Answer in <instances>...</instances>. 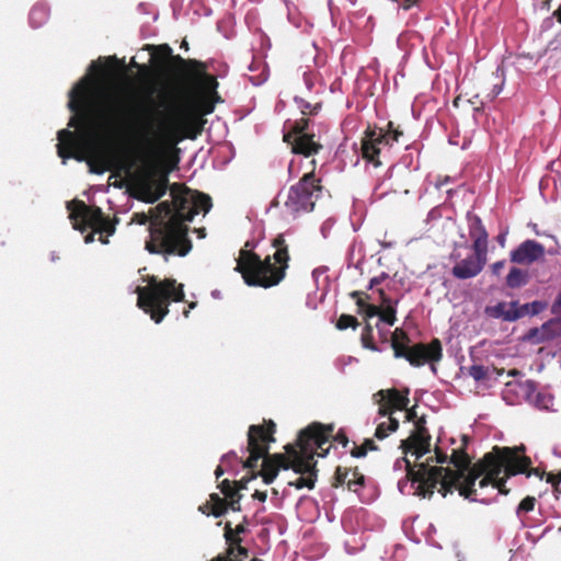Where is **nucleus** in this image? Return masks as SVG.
<instances>
[{"mask_svg": "<svg viewBox=\"0 0 561 561\" xmlns=\"http://www.w3.org/2000/svg\"><path fill=\"white\" fill-rule=\"evenodd\" d=\"M152 49L154 69L170 88L172 102L167 111L154 106L136 113L131 99L118 92L103 94L95 106L92 103L94 88L84 77L69 92L68 108L73 115L68 127H75L77 131L61 129L57 134V153L61 159L87 161L92 172H104L110 157L102 138L118 135L131 121L157 131L172 146L202 133L206 123L204 117L215 111L217 103L224 102L217 91L216 76L208 73L204 61L173 55L168 44L152 46Z\"/></svg>", "mask_w": 561, "mask_h": 561, "instance_id": "nucleus-1", "label": "nucleus"}, {"mask_svg": "<svg viewBox=\"0 0 561 561\" xmlns=\"http://www.w3.org/2000/svg\"><path fill=\"white\" fill-rule=\"evenodd\" d=\"M172 202H161L154 206L145 249L150 254L161 255L165 262L170 257L186 256L193 249L188 237V222L201 211L207 214L211 206L209 195L178 184L171 186Z\"/></svg>", "mask_w": 561, "mask_h": 561, "instance_id": "nucleus-2", "label": "nucleus"}, {"mask_svg": "<svg viewBox=\"0 0 561 561\" xmlns=\"http://www.w3.org/2000/svg\"><path fill=\"white\" fill-rule=\"evenodd\" d=\"M524 451V445L514 448L494 446L492 451L486 453L482 459L473 463V467L456 490L465 499L473 500L472 496L477 492L474 489L476 481L482 477L479 481L480 488L491 484L501 494H508L510 490L505 485L506 479L519 472H525L530 465V458L520 455Z\"/></svg>", "mask_w": 561, "mask_h": 561, "instance_id": "nucleus-3", "label": "nucleus"}, {"mask_svg": "<svg viewBox=\"0 0 561 561\" xmlns=\"http://www.w3.org/2000/svg\"><path fill=\"white\" fill-rule=\"evenodd\" d=\"M468 436H462V446L453 449L450 455V463L455 466V470L449 467H431L428 462H422L414 469L407 458H403L407 467V478L415 483L417 482L415 494L422 497H432L434 490L439 484L438 492L443 497L448 493L453 494L459 483L466 478L469 470L473 467L471 459L466 451ZM427 461H433L430 458Z\"/></svg>", "mask_w": 561, "mask_h": 561, "instance_id": "nucleus-4", "label": "nucleus"}, {"mask_svg": "<svg viewBox=\"0 0 561 561\" xmlns=\"http://www.w3.org/2000/svg\"><path fill=\"white\" fill-rule=\"evenodd\" d=\"M272 245L275 248L273 256L267 255L264 260L251 250H240L234 270L242 275L247 285L271 288L285 278L289 253L284 234H278Z\"/></svg>", "mask_w": 561, "mask_h": 561, "instance_id": "nucleus-5", "label": "nucleus"}, {"mask_svg": "<svg viewBox=\"0 0 561 561\" xmlns=\"http://www.w3.org/2000/svg\"><path fill=\"white\" fill-rule=\"evenodd\" d=\"M332 431H334L332 424L324 425L317 422L301 430L297 438V447L290 444L285 446L286 461L283 469H291L299 474L317 476L314 455L325 457L329 454L331 445H325L329 443Z\"/></svg>", "mask_w": 561, "mask_h": 561, "instance_id": "nucleus-6", "label": "nucleus"}, {"mask_svg": "<svg viewBox=\"0 0 561 561\" xmlns=\"http://www.w3.org/2000/svg\"><path fill=\"white\" fill-rule=\"evenodd\" d=\"M168 172L161 169L156 150L150 149L141 158V165L129 172V194L137 201L153 204L168 190Z\"/></svg>", "mask_w": 561, "mask_h": 561, "instance_id": "nucleus-7", "label": "nucleus"}, {"mask_svg": "<svg viewBox=\"0 0 561 561\" xmlns=\"http://www.w3.org/2000/svg\"><path fill=\"white\" fill-rule=\"evenodd\" d=\"M147 286L136 288L137 306L156 323L162 322L169 313L171 301L184 300L183 284H178L174 278L159 280L156 276L148 277Z\"/></svg>", "mask_w": 561, "mask_h": 561, "instance_id": "nucleus-8", "label": "nucleus"}, {"mask_svg": "<svg viewBox=\"0 0 561 561\" xmlns=\"http://www.w3.org/2000/svg\"><path fill=\"white\" fill-rule=\"evenodd\" d=\"M391 347L394 357L404 358L415 367L438 362L443 357L442 343L438 339H433L428 344L416 343L410 345L408 333L400 328H397L392 333Z\"/></svg>", "mask_w": 561, "mask_h": 561, "instance_id": "nucleus-9", "label": "nucleus"}, {"mask_svg": "<svg viewBox=\"0 0 561 561\" xmlns=\"http://www.w3.org/2000/svg\"><path fill=\"white\" fill-rule=\"evenodd\" d=\"M73 228L81 232L91 228L93 232L111 236L115 232V222L106 217L98 206H89L83 201L73 199L67 204Z\"/></svg>", "mask_w": 561, "mask_h": 561, "instance_id": "nucleus-10", "label": "nucleus"}, {"mask_svg": "<svg viewBox=\"0 0 561 561\" xmlns=\"http://www.w3.org/2000/svg\"><path fill=\"white\" fill-rule=\"evenodd\" d=\"M316 160H311L312 170L302 175V178L289 188L285 206L293 213L300 210L311 211L316 201L321 196L323 186L321 179L314 174Z\"/></svg>", "mask_w": 561, "mask_h": 561, "instance_id": "nucleus-11", "label": "nucleus"}, {"mask_svg": "<svg viewBox=\"0 0 561 561\" xmlns=\"http://www.w3.org/2000/svg\"><path fill=\"white\" fill-rule=\"evenodd\" d=\"M403 131L400 126H394L393 122H388L387 129L368 127L362 138V157L374 167H380L382 163L379 156L383 148L391 147L393 142H399Z\"/></svg>", "mask_w": 561, "mask_h": 561, "instance_id": "nucleus-12", "label": "nucleus"}, {"mask_svg": "<svg viewBox=\"0 0 561 561\" xmlns=\"http://www.w3.org/2000/svg\"><path fill=\"white\" fill-rule=\"evenodd\" d=\"M276 424L272 421H264L262 425H250L248 430L249 457L243 461V468L253 470L257 467V461L264 458L270 449V444L275 442L274 434Z\"/></svg>", "mask_w": 561, "mask_h": 561, "instance_id": "nucleus-13", "label": "nucleus"}, {"mask_svg": "<svg viewBox=\"0 0 561 561\" xmlns=\"http://www.w3.org/2000/svg\"><path fill=\"white\" fill-rule=\"evenodd\" d=\"M310 119L301 117L293 123L289 130L284 134V141L291 147L295 154L304 157H313L322 150L323 146L316 139L314 133H309Z\"/></svg>", "mask_w": 561, "mask_h": 561, "instance_id": "nucleus-14", "label": "nucleus"}, {"mask_svg": "<svg viewBox=\"0 0 561 561\" xmlns=\"http://www.w3.org/2000/svg\"><path fill=\"white\" fill-rule=\"evenodd\" d=\"M486 313L495 319L514 322L526 316H530L529 304L520 305L517 300L511 302L501 301L495 306L488 307Z\"/></svg>", "mask_w": 561, "mask_h": 561, "instance_id": "nucleus-15", "label": "nucleus"}, {"mask_svg": "<svg viewBox=\"0 0 561 561\" xmlns=\"http://www.w3.org/2000/svg\"><path fill=\"white\" fill-rule=\"evenodd\" d=\"M545 247L536 240H525L511 252V261L516 264L530 265L543 259Z\"/></svg>", "mask_w": 561, "mask_h": 561, "instance_id": "nucleus-16", "label": "nucleus"}, {"mask_svg": "<svg viewBox=\"0 0 561 561\" xmlns=\"http://www.w3.org/2000/svg\"><path fill=\"white\" fill-rule=\"evenodd\" d=\"M488 261V254L474 252L473 255H470L460 262H458L451 268V274L458 279H468L476 277L481 273L483 267L485 266Z\"/></svg>", "mask_w": 561, "mask_h": 561, "instance_id": "nucleus-17", "label": "nucleus"}, {"mask_svg": "<svg viewBox=\"0 0 561 561\" xmlns=\"http://www.w3.org/2000/svg\"><path fill=\"white\" fill-rule=\"evenodd\" d=\"M286 456L284 454L266 455L263 458L262 469L259 472H251V478L262 477L265 484H271L277 477L279 469H283Z\"/></svg>", "mask_w": 561, "mask_h": 561, "instance_id": "nucleus-18", "label": "nucleus"}, {"mask_svg": "<svg viewBox=\"0 0 561 561\" xmlns=\"http://www.w3.org/2000/svg\"><path fill=\"white\" fill-rule=\"evenodd\" d=\"M410 390L408 388L398 390L397 388L381 389L374 394V398L379 399L391 408L392 411H403L409 405Z\"/></svg>", "mask_w": 561, "mask_h": 561, "instance_id": "nucleus-19", "label": "nucleus"}, {"mask_svg": "<svg viewBox=\"0 0 561 561\" xmlns=\"http://www.w3.org/2000/svg\"><path fill=\"white\" fill-rule=\"evenodd\" d=\"M469 236L472 240V250L473 252H478L488 254V238L489 234L482 224V220L478 216H473L469 222Z\"/></svg>", "mask_w": 561, "mask_h": 561, "instance_id": "nucleus-20", "label": "nucleus"}, {"mask_svg": "<svg viewBox=\"0 0 561 561\" xmlns=\"http://www.w3.org/2000/svg\"><path fill=\"white\" fill-rule=\"evenodd\" d=\"M431 435L412 433L407 439L401 440V449L404 454L412 453L420 459L430 451Z\"/></svg>", "mask_w": 561, "mask_h": 561, "instance_id": "nucleus-21", "label": "nucleus"}, {"mask_svg": "<svg viewBox=\"0 0 561 561\" xmlns=\"http://www.w3.org/2000/svg\"><path fill=\"white\" fill-rule=\"evenodd\" d=\"M248 558L249 550L242 546V542L231 539V535L228 531L226 551L224 553H219L210 561H244Z\"/></svg>", "mask_w": 561, "mask_h": 561, "instance_id": "nucleus-22", "label": "nucleus"}, {"mask_svg": "<svg viewBox=\"0 0 561 561\" xmlns=\"http://www.w3.org/2000/svg\"><path fill=\"white\" fill-rule=\"evenodd\" d=\"M198 511L207 516L213 515L220 517L228 511V500L220 497L217 493H211L209 500L203 505H199Z\"/></svg>", "mask_w": 561, "mask_h": 561, "instance_id": "nucleus-23", "label": "nucleus"}, {"mask_svg": "<svg viewBox=\"0 0 561 561\" xmlns=\"http://www.w3.org/2000/svg\"><path fill=\"white\" fill-rule=\"evenodd\" d=\"M378 293L380 295L382 305H385L383 309H379L378 317L382 322L387 323L388 325H393L397 320L396 309L390 305V299L386 296L382 289H378Z\"/></svg>", "mask_w": 561, "mask_h": 561, "instance_id": "nucleus-24", "label": "nucleus"}, {"mask_svg": "<svg viewBox=\"0 0 561 561\" xmlns=\"http://www.w3.org/2000/svg\"><path fill=\"white\" fill-rule=\"evenodd\" d=\"M528 283V273L518 267H512L506 276L507 287L515 289Z\"/></svg>", "mask_w": 561, "mask_h": 561, "instance_id": "nucleus-25", "label": "nucleus"}, {"mask_svg": "<svg viewBox=\"0 0 561 561\" xmlns=\"http://www.w3.org/2000/svg\"><path fill=\"white\" fill-rule=\"evenodd\" d=\"M398 428L399 421L397 419H389L377 424L374 436L377 439L382 440L387 438L390 434L397 432Z\"/></svg>", "mask_w": 561, "mask_h": 561, "instance_id": "nucleus-26", "label": "nucleus"}, {"mask_svg": "<svg viewBox=\"0 0 561 561\" xmlns=\"http://www.w3.org/2000/svg\"><path fill=\"white\" fill-rule=\"evenodd\" d=\"M228 530L231 535V539H236V540H238V542H242L241 534H245L248 531L247 517H244L243 523L237 525L236 528H232L230 522H227L225 524L224 538H225L226 542H227Z\"/></svg>", "mask_w": 561, "mask_h": 561, "instance_id": "nucleus-27", "label": "nucleus"}, {"mask_svg": "<svg viewBox=\"0 0 561 561\" xmlns=\"http://www.w3.org/2000/svg\"><path fill=\"white\" fill-rule=\"evenodd\" d=\"M295 102L297 103L301 114L306 115H317L321 110V103L311 104L304 99L296 98Z\"/></svg>", "mask_w": 561, "mask_h": 561, "instance_id": "nucleus-28", "label": "nucleus"}, {"mask_svg": "<svg viewBox=\"0 0 561 561\" xmlns=\"http://www.w3.org/2000/svg\"><path fill=\"white\" fill-rule=\"evenodd\" d=\"M551 325H558V320L550 319L549 321L545 322L540 328L530 329L526 334V339L531 341L533 343L538 344L537 339H539V336H542V332H545Z\"/></svg>", "mask_w": 561, "mask_h": 561, "instance_id": "nucleus-29", "label": "nucleus"}, {"mask_svg": "<svg viewBox=\"0 0 561 561\" xmlns=\"http://www.w3.org/2000/svg\"><path fill=\"white\" fill-rule=\"evenodd\" d=\"M359 325V322L356 317L343 313L337 319L335 327L337 330L344 331L348 328L356 329Z\"/></svg>", "mask_w": 561, "mask_h": 561, "instance_id": "nucleus-30", "label": "nucleus"}, {"mask_svg": "<svg viewBox=\"0 0 561 561\" xmlns=\"http://www.w3.org/2000/svg\"><path fill=\"white\" fill-rule=\"evenodd\" d=\"M360 341L365 348H368L371 351H378V347L376 346V344L374 342L373 327L368 322L366 323V325L363 329Z\"/></svg>", "mask_w": 561, "mask_h": 561, "instance_id": "nucleus-31", "label": "nucleus"}, {"mask_svg": "<svg viewBox=\"0 0 561 561\" xmlns=\"http://www.w3.org/2000/svg\"><path fill=\"white\" fill-rule=\"evenodd\" d=\"M47 19V11L43 7H34L30 12V22L34 27L41 26Z\"/></svg>", "mask_w": 561, "mask_h": 561, "instance_id": "nucleus-32", "label": "nucleus"}, {"mask_svg": "<svg viewBox=\"0 0 561 561\" xmlns=\"http://www.w3.org/2000/svg\"><path fill=\"white\" fill-rule=\"evenodd\" d=\"M468 374L476 381H482V380L488 378V376H489V368L484 367L483 365H472V366L469 367Z\"/></svg>", "mask_w": 561, "mask_h": 561, "instance_id": "nucleus-33", "label": "nucleus"}, {"mask_svg": "<svg viewBox=\"0 0 561 561\" xmlns=\"http://www.w3.org/2000/svg\"><path fill=\"white\" fill-rule=\"evenodd\" d=\"M317 476L308 474V477H300L296 481L289 482V485H293L298 490L305 486L311 490L314 488Z\"/></svg>", "mask_w": 561, "mask_h": 561, "instance_id": "nucleus-34", "label": "nucleus"}, {"mask_svg": "<svg viewBox=\"0 0 561 561\" xmlns=\"http://www.w3.org/2000/svg\"><path fill=\"white\" fill-rule=\"evenodd\" d=\"M561 335L560 322L558 321V325L549 327L545 332H542V336L537 339V343H543L546 341L553 340Z\"/></svg>", "mask_w": 561, "mask_h": 561, "instance_id": "nucleus-35", "label": "nucleus"}, {"mask_svg": "<svg viewBox=\"0 0 561 561\" xmlns=\"http://www.w3.org/2000/svg\"><path fill=\"white\" fill-rule=\"evenodd\" d=\"M218 488L220 492L225 495V499L227 500L231 496H236L239 493L238 490L236 489L234 483L228 479L222 480L218 484Z\"/></svg>", "mask_w": 561, "mask_h": 561, "instance_id": "nucleus-36", "label": "nucleus"}, {"mask_svg": "<svg viewBox=\"0 0 561 561\" xmlns=\"http://www.w3.org/2000/svg\"><path fill=\"white\" fill-rule=\"evenodd\" d=\"M350 474V471L347 469H344L342 467H337L335 470V474L333 478L332 486L339 488L343 484H347V477Z\"/></svg>", "mask_w": 561, "mask_h": 561, "instance_id": "nucleus-37", "label": "nucleus"}, {"mask_svg": "<svg viewBox=\"0 0 561 561\" xmlns=\"http://www.w3.org/2000/svg\"><path fill=\"white\" fill-rule=\"evenodd\" d=\"M350 296L356 301L359 312H362L364 308L368 305L366 300L370 299V296L368 294L359 290L352 291Z\"/></svg>", "mask_w": 561, "mask_h": 561, "instance_id": "nucleus-38", "label": "nucleus"}, {"mask_svg": "<svg viewBox=\"0 0 561 561\" xmlns=\"http://www.w3.org/2000/svg\"><path fill=\"white\" fill-rule=\"evenodd\" d=\"M536 504V499L534 496H526L520 501L517 507V514L519 513H529L534 511Z\"/></svg>", "mask_w": 561, "mask_h": 561, "instance_id": "nucleus-39", "label": "nucleus"}, {"mask_svg": "<svg viewBox=\"0 0 561 561\" xmlns=\"http://www.w3.org/2000/svg\"><path fill=\"white\" fill-rule=\"evenodd\" d=\"M353 478L347 479V488L348 490H356V486L364 485V476L358 472L357 468L352 472Z\"/></svg>", "mask_w": 561, "mask_h": 561, "instance_id": "nucleus-40", "label": "nucleus"}, {"mask_svg": "<svg viewBox=\"0 0 561 561\" xmlns=\"http://www.w3.org/2000/svg\"><path fill=\"white\" fill-rule=\"evenodd\" d=\"M152 215H154V207H152L149 211V214H146L144 211L141 213H134L133 215V221L138 225H146L151 222Z\"/></svg>", "mask_w": 561, "mask_h": 561, "instance_id": "nucleus-41", "label": "nucleus"}, {"mask_svg": "<svg viewBox=\"0 0 561 561\" xmlns=\"http://www.w3.org/2000/svg\"><path fill=\"white\" fill-rule=\"evenodd\" d=\"M378 403V415L381 417L396 419L393 416L394 411L389 405L382 402L380 399L376 400Z\"/></svg>", "mask_w": 561, "mask_h": 561, "instance_id": "nucleus-42", "label": "nucleus"}, {"mask_svg": "<svg viewBox=\"0 0 561 561\" xmlns=\"http://www.w3.org/2000/svg\"><path fill=\"white\" fill-rule=\"evenodd\" d=\"M547 307H548L547 301L535 300V301L530 302L529 304L530 316H537V314L541 313L543 310L547 309Z\"/></svg>", "mask_w": 561, "mask_h": 561, "instance_id": "nucleus-43", "label": "nucleus"}, {"mask_svg": "<svg viewBox=\"0 0 561 561\" xmlns=\"http://www.w3.org/2000/svg\"><path fill=\"white\" fill-rule=\"evenodd\" d=\"M333 439L334 442L341 444L343 447H346L348 445V437L346 433L343 430H340L335 435H333V432L331 433L330 439Z\"/></svg>", "mask_w": 561, "mask_h": 561, "instance_id": "nucleus-44", "label": "nucleus"}, {"mask_svg": "<svg viewBox=\"0 0 561 561\" xmlns=\"http://www.w3.org/2000/svg\"><path fill=\"white\" fill-rule=\"evenodd\" d=\"M415 431L413 433H416V434H422V435H430L428 434V431L425 426V416H421L419 419L415 420Z\"/></svg>", "mask_w": 561, "mask_h": 561, "instance_id": "nucleus-45", "label": "nucleus"}, {"mask_svg": "<svg viewBox=\"0 0 561 561\" xmlns=\"http://www.w3.org/2000/svg\"><path fill=\"white\" fill-rule=\"evenodd\" d=\"M242 495L240 493H238L236 496H231L228 499V510H232L233 512H240L241 511V505H240V500H241Z\"/></svg>", "mask_w": 561, "mask_h": 561, "instance_id": "nucleus-46", "label": "nucleus"}, {"mask_svg": "<svg viewBox=\"0 0 561 561\" xmlns=\"http://www.w3.org/2000/svg\"><path fill=\"white\" fill-rule=\"evenodd\" d=\"M435 461L437 463L450 462V456L443 451L438 446L435 447Z\"/></svg>", "mask_w": 561, "mask_h": 561, "instance_id": "nucleus-47", "label": "nucleus"}, {"mask_svg": "<svg viewBox=\"0 0 561 561\" xmlns=\"http://www.w3.org/2000/svg\"><path fill=\"white\" fill-rule=\"evenodd\" d=\"M547 476V482L550 483L552 486L557 488L559 483L561 482V472L559 473H546Z\"/></svg>", "mask_w": 561, "mask_h": 561, "instance_id": "nucleus-48", "label": "nucleus"}, {"mask_svg": "<svg viewBox=\"0 0 561 561\" xmlns=\"http://www.w3.org/2000/svg\"><path fill=\"white\" fill-rule=\"evenodd\" d=\"M379 307L368 304L362 312H364L367 318H373L379 314Z\"/></svg>", "mask_w": 561, "mask_h": 561, "instance_id": "nucleus-49", "label": "nucleus"}, {"mask_svg": "<svg viewBox=\"0 0 561 561\" xmlns=\"http://www.w3.org/2000/svg\"><path fill=\"white\" fill-rule=\"evenodd\" d=\"M531 463L527 467L526 471L524 473L527 474V477H530V476H537L539 477L540 479L543 478V476L546 474V472L543 470H541L540 468H530Z\"/></svg>", "mask_w": 561, "mask_h": 561, "instance_id": "nucleus-50", "label": "nucleus"}, {"mask_svg": "<svg viewBox=\"0 0 561 561\" xmlns=\"http://www.w3.org/2000/svg\"><path fill=\"white\" fill-rule=\"evenodd\" d=\"M367 455V451L365 450L364 446L360 445V446H355L352 450H351V456L354 457V458H363Z\"/></svg>", "mask_w": 561, "mask_h": 561, "instance_id": "nucleus-51", "label": "nucleus"}, {"mask_svg": "<svg viewBox=\"0 0 561 561\" xmlns=\"http://www.w3.org/2000/svg\"><path fill=\"white\" fill-rule=\"evenodd\" d=\"M365 448V450L368 453L369 450L370 451H376V450H379V447L378 445L374 442V439L371 438H366L363 444H362Z\"/></svg>", "mask_w": 561, "mask_h": 561, "instance_id": "nucleus-52", "label": "nucleus"}, {"mask_svg": "<svg viewBox=\"0 0 561 561\" xmlns=\"http://www.w3.org/2000/svg\"><path fill=\"white\" fill-rule=\"evenodd\" d=\"M253 478H251V474L249 477H243L241 480L239 481H234V485H236V489L238 490V492L240 493L241 490H244L247 489V484L249 483V481H251Z\"/></svg>", "mask_w": 561, "mask_h": 561, "instance_id": "nucleus-53", "label": "nucleus"}, {"mask_svg": "<svg viewBox=\"0 0 561 561\" xmlns=\"http://www.w3.org/2000/svg\"><path fill=\"white\" fill-rule=\"evenodd\" d=\"M505 266V261L502 260V261H497L495 263H493L491 265V271L494 275H500V273L502 272V270L504 268Z\"/></svg>", "mask_w": 561, "mask_h": 561, "instance_id": "nucleus-54", "label": "nucleus"}, {"mask_svg": "<svg viewBox=\"0 0 561 561\" xmlns=\"http://www.w3.org/2000/svg\"><path fill=\"white\" fill-rule=\"evenodd\" d=\"M403 411H405V420H407V421H409V422H411V421L415 422V420H416V419H419V417H417V415H416L415 407H413V408H411V409H409V408L407 407V409H404Z\"/></svg>", "mask_w": 561, "mask_h": 561, "instance_id": "nucleus-55", "label": "nucleus"}, {"mask_svg": "<svg viewBox=\"0 0 561 561\" xmlns=\"http://www.w3.org/2000/svg\"><path fill=\"white\" fill-rule=\"evenodd\" d=\"M386 277H387V274L382 273L380 276L371 278L369 282V285H368V289H371L375 286L379 285L382 282V279H385Z\"/></svg>", "mask_w": 561, "mask_h": 561, "instance_id": "nucleus-56", "label": "nucleus"}, {"mask_svg": "<svg viewBox=\"0 0 561 561\" xmlns=\"http://www.w3.org/2000/svg\"><path fill=\"white\" fill-rule=\"evenodd\" d=\"M252 497L255 499V500H259L260 502H265L266 497H267V494H266V492H262V491L256 490L253 493Z\"/></svg>", "mask_w": 561, "mask_h": 561, "instance_id": "nucleus-57", "label": "nucleus"}, {"mask_svg": "<svg viewBox=\"0 0 561 561\" xmlns=\"http://www.w3.org/2000/svg\"><path fill=\"white\" fill-rule=\"evenodd\" d=\"M559 310H561V293L557 296L553 305H552V312L556 313Z\"/></svg>", "mask_w": 561, "mask_h": 561, "instance_id": "nucleus-58", "label": "nucleus"}, {"mask_svg": "<svg viewBox=\"0 0 561 561\" xmlns=\"http://www.w3.org/2000/svg\"><path fill=\"white\" fill-rule=\"evenodd\" d=\"M524 387L527 390V392H533L536 390V382L533 380H526Z\"/></svg>", "mask_w": 561, "mask_h": 561, "instance_id": "nucleus-59", "label": "nucleus"}, {"mask_svg": "<svg viewBox=\"0 0 561 561\" xmlns=\"http://www.w3.org/2000/svg\"><path fill=\"white\" fill-rule=\"evenodd\" d=\"M230 458H237V454L234 451H230V453H228V454L222 456L221 461L226 462Z\"/></svg>", "mask_w": 561, "mask_h": 561, "instance_id": "nucleus-60", "label": "nucleus"}, {"mask_svg": "<svg viewBox=\"0 0 561 561\" xmlns=\"http://www.w3.org/2000/svg\"><path fill=\"white\" fill-rule=\"evenodd\" d=\"M552 16L561 24V7H559L552 14Z\"/></svg>", "mask_w": 561, "mask_h": 561, "instance_id": "nucleus-61", "label": "nucleus"}, {"mask_svg": "<svg viewBox=\"0 0 561 561\" xmlns=\"http://www.w3.org/2000/svg\"><path fill=\"white\" fill-rule=\"evenodd\" d=\"M224 468L221 466H218L215 470V476L217 479H219L224 474Z\"/></svg>", "mask_w": 561, "mask_h": 561, "instance_id": "nucleus-62", "label": "nucleus"}, {"mask_svg": "<svg viewBox=\"0 0 561 561\" xmlns=\"http://www.w3.org/2000/svg\"><path fill=\"white\" fill-rule=\"evenodd\" d=\"M520 375H522V371H520V370H518V369H516V368L511 369V370L508 371V376H512V377H517V376H520Z\"/></svg>", "mask_w": 561, "mask_h": 561, "instance_id": "nucleus-63", "label": "nucleus"}, {"mask_svg": "<svg viewBox=\"0 0 561 561\" xmlns=\"http://www.w3.org/2000/svg\"><path fill=\"white\" fill-rule=\"evenodd\" d=\"M551 0H541V8L549 10L550 9Z\"/></svg>", "mask_w": 561, "mask_h": 561, "instance_id": "nucleus-64", "label": "nucleus"}]
</instances>
